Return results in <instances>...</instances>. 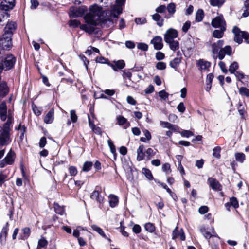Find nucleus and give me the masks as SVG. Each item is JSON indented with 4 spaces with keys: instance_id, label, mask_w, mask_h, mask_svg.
I'll return each mask as SVG.
<instances>
[{
    "instance_id": "1",
    "label": "nucleus",
    "mask_w": 249,
    "mask_h": 249,
    "mask_svg": "<svg viewBox=\"0 0 249 249\" xmlns=\"http://www.w3.org/2000/svg\"><path fill=\"white\" fill-rule=\"evenodd\" d=\"M86 24L80 26V29L91 34L94 31V26L110 21L107 12L103 10L101 7L97 4L91 5L89 7V13L84 16Z\"/></svg>"
},
{
    "instance_id": "2",
    "label": "nucleus",
    "mask_w": 249,
    "mask_h": 249,
    "mask_svg": "<svg viewBox=\"0 0 249 249\" xmlns=\"http://www.w3.org/2000/svg\"><path fill=\"white\" fill-rule=\"evenodd\" d=\"M13 123V117L9 111L8 119L3 126H0V146H6L11 142V131Z\"/></svg>"
},
{
    "instance_id": "3",
    "label": "nucleus",
    "mask_w": 249,
    "mask_h": 249,
    "mask_svg": "<svg viewBox=\"0 0 249 249\" xmlns=\"http://www.w3.org/2000/svg\"><path fill=\"white\" fill-rule=\"evenodd\" d=\"M16 61V58L12 54H8L6 55L0 63L4 70L9 71L14 67Z\"/></svg>"
},
{
    "instance_id": "4",
    "label": "nucleus",
    "mask_w": 249,
    "mask_h": 249,
    "mask_svg": "<svg viewBox=\"0 0 249 249\" xmlns=\"http://www.w3.org/2000/svg\"><path fill=\"white\" fill-rule=\"evenodd\" d=\"M212 25L214 28L226 27V22L222 15L215 17L212 21Z\"/></svg>"
},
{
    "instance_id": "5",
    "label": "nucleus",
    "mask_w": 249,
    "mask_h": 249,
    "mask_svg": "<svg viewBox=\"0 0 249 249\" xmlns=\"http://www.w3.org/2000/svg\"><path fill=\"white\" fill-rule=\"evenodd\" d=\"M178 33L176 30L170 28L168 29L164 34L165 42H170V41L174 40V38L178 37Z\"/></svg>"
},
{
    "instance_id": "6",
    "label": "nucleus",
    "mask_w": 249,
    "mask_h": 249,
    "mask_svg": "<svg viewBox=\"0 0 249 249\" xmlns=\"http://www.w3.org/2000/svg\"><path fill=\"white\" fill-rule=\"evenodd\" d=\"M12 36L3 35L0 40V44L4 49H9L12 46Z\"/></svg>"
},
{
    "instance_id": "7",
    "label": "nucleus",
    "mask_w": 249,
    "mask_h": 249,
    "mask_svg": "<svg viewBox=\"0 0 249 249\" xmlns=\"http://www.w3.org/2000/svg\"><path fill=\"white\" fill-rule=\"evenodd\" d=\"M14 6V0H2L0 5L1 10L5 12L13 9Z\"/></svg>"
},
{
    "instance_id": "8",
    "label": "nucleus",
    "mask_w": 249,
    "mask_h": 249,
    "mask_svg": "<svg viewBox=\"0 0 249 249\" xmlns=\"http://www.w3.org/2000/svg\"><path fill=\"white\" fill-rule=\"evenodd\" d=\"M232 32L234 34V41L239 44L241 43L244 38L245 32L240 31L236 26L233 27Z\"/></svg>"
},
{
    "instance_id": "9",
    "label": "nucleus",
    "mask_w": 249,
    "mask_h": 249,
    "mask_svg": "<svg viewBox=\"0 0 249 249\" xmlns=\"http://www.w3.org/2000/svg\"><path fill=\"white\" fill-rule=\"evenodd\" d=\"M124 0H116L117 5L114 6L110 13V17L117 18L122 12V8L120 5V3H123Z\"/></svg>"
},
{
    "instance_id": "10",
    "label": "nucleus",
    "mask_w": 249,
    "mask_h": 249,
    "mask_svg": "<svg viewBox=\"0 0 249 249\" xmlns=\"http://www.w3.org/2000/svg\"><path fill=\"white\" fill-rule=\"evenodd\" d=\"M17 24L13 21L8 22L5 28H4V34L5 36H12L13 32L16 30L17 28Z\"/></svg>"
},
{
    "instance_id": "11",
    "label": "nucleus",
    "mask_w": 249,
    "mask_h": 249,
    "mask_svg": "<svg viewBox=\"0 0 249 249\" xmlns=\"http://www.w3.org/2000/svg\"><path fill=\"white\" fill-rule=\"evenodd\" d=\"M86 10L87 7L85 6L80 7L76 9H71L70 16L71 17H81Z\"/></svg>"
},
{
    "instance_id": "12",
    "label": "nucleus",
    "mask_w": 249,
    "mask_h": 249,
    "mask_svg": "<svg viewBox=\"0 0 249 249\" xmlns=\"http://www.w3.org/2000/svg\"><path fill=\"white\" fill-rule=\"evenodd\" d=\"M181 53L179 51L177 53V57L170 61V66L173 69H177L180 64L182 60Z\"/></svg>"
},
{
    "instance_id": "13",
    "label": "nucleus",
    "mask_w": 249,
    "mask_h": 249,
    "mask_svg": "<svg viewBox=\"0 0 249 249\" xmlns=\"http://www.w3.org/2000/svg\"><path fill=\"white\" fill-rule=\"evenodd\" d=\"M151 43L154 46L156 50H161L163 47L162 38L160 36H155L151 40Z\"/></svg>"
},
{
    "instance_id": "14",
    "label": "nucleus",
    "mask_w": 249,
    "mask_h": 249,
    "mask_svg": "<svg viewBox=\"0 0 249 249\" xmlns=\"http://www.w3.org/2000/svg\"><path fill=\"white\" fill-rule=\"evenodd\" d=\"M196 65L199 70L204 71H207L211 66V63L203 59H200L197 61Z\"/></svg>"
},
{
    "instance_id": "15",
    "label": "nucleus",
    "mask_w": 249,
    "mask_h": 249,
    "mask_svg": "<svg viewBox=\"0 0 249 249\" xmlns=\"http://www.w3.org/2000/svg\"><path fill=\"white\" fill-rule=\"evenodd\" d=\"M15 158V153L12 150H10L6 156L2 160V163L4 164V167L6 165H11L13 164Z\"/></svg>"
},
{
    "instance_id": "16",
    "label": "nucleus",
    "mask_w": 249,
    "mask_h": 249,
    "mask_svg": "<svg viewBox=\"0 0 249 249\" xmlns=\"http://www.w3.org/2000/svg\"><path fill=\"white\" fill-rule=\"evenodd\" d=\"M116 120L117 124L120 126H123L124 129H127L130 126V124L127 119L122 115L117 116Z\"/></svg>"
},
{
    "instance_id": "17",
    "label": "nucleus",
    "mask_w": 249,
    "mask_h": 249,
    "mask_svg": "<svg viewBox=\"0 0 249 249\" xmlns=\"http://www.w3.org/2000/svg\"><path fill=\"white\" fill-rule=\"evenodd\" d=\"M7 108L6 104L3 102L0 104V117L2 121H5L7 118Z\"/></svg>"
},
{
    "instance_id": "18",
    "label": "nucleus",
    "mask_w": 249,
    "mask_h": 249,
    "mask_svg": "<svg viewBox=\"0 0 249 249\" xmlns=\"http://www.w3.org/2000/svg\"><path fill=\"white\" fill-rule=\"evenodd\" d=\"M114 64L107 63L114 71H117L118 69H122L125 67V63L124 60H120L114 62Z\"/></svg>"
},
{
    "instance_id": "19",
    "label": "nucleus",
    "mask_w": 249,
    "mask_h": 249,
    "mask_svg": "<svg viewBox=\"0 0 249 249\" xmlns=\"http://www.w3.org/2000/svg\"><path fill=\"white\" fill-rule=\"evenodd\" d=\"M54 119V110L52 108L45 116L44 122L46 124H51Z\"/></svg>"
},
{
    "instance_id": "20",
    "label": "nucleus",
    "mask_w": 249,
    "mask_h": 249,
    "mask_svg": "<svg viewBox=\"0 0 249 249\" xmlns=\"http://www.w3.org/2000/svg\"><path fill=\"white\" fill-rule=\"evenodd\" d=\"M224 41L222 40H218L216 43H213L212 44V51L214 54H217L218 52L223 45Z\"/></svg>"
},
{
    "instance_id": "21",
    "label": "nucleus",
    "mask_w": 249,
    "mask_h": 249,
    "mask_svg": "<svg viewBox=\"0 0 249 249\" xmlns=\"http://www.w3.org/2000/svg\"><path fill=\"white\" fill-rule=\"evenodd\" d=\"M90 198L93 200H96L99 203L103 202L104 198L102 197L98 190H95L90 196Z\"/></svg>"
},
{
    "instance_id": "22",
    "label": "nucleus",
    "mask_w": 249,
    "mask_h": 249,
    "mask_svg": "<svg viewBox=\"0 0 249 249\" xmlns=\"http://www.w3.org/2000/svg\"><path fill=\"white\" fill-rule=\"evenodd\" d=\"M137 160L138 161L142 160L145 156L144 148L143 145H140L137 149Z\"/></svg>"
},
{
    "instance_id": "23",
    "label": "nucleus",
    "mask_w": 249,
    "mask_h": 249,
    "mask_svg": "<svg viewBox=\"0 0 249 249\" xmlns=\"http://www.w3.org/2000/svg\"><path fill=\"white\" fill-rule=\"evenodd\" d=\"M208 182L213 189L220 190V185L215 179L210 178L208 179Z\"/></svg>"
},
{
    "instance_id": "24",
    "label": "nucleus",
    "mask_w": 249,
    "mask_h": 249,
    "mask_svg": "<svg viewBox=\"0 0 249 249\" xmlns=\"http://www.w3.org/2000/svg\"><path fill=\"white\" fill-rule=\"evenodd\" d=\"M9 91L8 88L5 82L0 84V96H5Z\"/></svg>"
},
{
    "instance_id": "25",
    "label": "nucleus",
    "mask_w": 249,
    "mask_h": 249,
    "mask_svg": "<svg viewBox=\"0 0 249 249\" xmlns=\"http://www.w3.org/2000/svg\"><path fill=\"white\" fill-rule=\"evenodd\" d=\"M152 19L157 22V24L159 27H161L163 24V19L161 17L158 13L152 15Z\"/></svg>"
},
{
    "instance_id": "26",
    "label": "nucleus",
    "mask_w": 249,
    "mask_h": 249,
    "mask_svg": "<svg viewBox=\"0 0 249 249\" xmlns=\"http://www.w3.org/2000/svg\"><path fill=\"white\" fill-rule=\"evenodd\" d=\"M9 17V15L7 12L0 10V25H3Z\"/></svg>"
},
{
    "instance_id": "27",
    "label": "nucleus",
    "mask_w": 249,
    "mask_h": 249,
    "mask_svg": "<svg viewBox=\"0 0 249 249\" xmlns=\"http://www.w3.org/2000/svg\"><path fill=\"white\" fill-rule=\"evenodd\" d=\"M160 125L161 127L164 128H167L172 130H176V126L174 124H171L167 122H164L160 121Z\"/></svg>"
},
{
    "instance_id": "28",
    "label": "nucleus",
    "mask_w": 249,
    "mask_h": 249,
    "mask_svg": "<svg viewBox=\"0 0 249 249\" xmlns=\"http://www.w3.org/2000/svg\"><path fill=\"white\" fill-rule=\"evenodd\" d=\"M109 199L110 206L111 207H115L118 202V197L114 195H110L109 196Z\"/></svg>"
},
{
    "instance_id": "29",
    "label": "nucleus",
    "mask_w": 249,
    "mask_h": 249,
    "mask_svg": "<svg viewBox=\"0 0 249 249\" xmlns=\"http://www.w3.org/2000/svg\"><path fill=\"white\" fill-rule=\"evenodd\" d=\"M226 30V27H223L220 28V30H215L213 32V36L217 38H221L224 35V32Z\"/></svg>"
},
{
    "instance_id": "30",
    "label": "nucleus",
    "mask_w": 249,
    "mask_h": 249,
    "mask_svg": "<svg viewBox=\"0 0 249 249\" xmlns=\"http://www.w3.org/2000/svg\"><path fill=\"white\" fill-rule=\"evenodd\" d=\"M165 42L169 45L170 48L174 51L178 50L179 48V44L178 41L173 40Z\"/></svg>"
},
{
    "instance_id": "31",
    "label": "nucleus",
    "mask_w": 249,
    "mask_h": 249,
    "mask_svg": "<svg viewBox=\"0 0 249 249\" xmlns=\"http://www.w3.org/2000/svg\"><path fill=\"white\" fill-rule=\"evenodd\" d=\"M92 229L97 232L99 235H100L103 238H105L106 239L107 238L106 234H105L104 231L103 230L100 228L99 227H98L96 225H92L91 226Z\"/></svg>"
},
{
    "instance_id": "32",
    "label": "nucleus",
    "mask_w": 249,
    "mask_h": 249,
    "mask_svg": "<svg viewBox=\"0 0 249 249\" xmlns=\"http://www.w3.org/2000/svg\"><path fill=\"white\" fill-rule=\"evenodd\" d=\"M89 122L90 127L92 129V131L97 134H101L102 133L101 129L99 127H96L95 125L91 122L89 117Z\"/></svg>"
},
{
    "instance_id": "33",
    "label": "nucleus",
    "mask_w": 249,
    "mask_h": 249,
    "mask_svg": "<svg viewBox=\"0 0 249 249\" xmlns=\"http://www.w3.org/2000/svg\"><path fill=\"white\" fill-rule=\"evenodd\" d=\"M239 93L242 96L249 98V89L246 87H241L239 89Z\"/></svg>"
},
{
    "instance_id": "34",
    "label": "nucleus",
    "mask_w": 249,
    "mask_h": 249,
    "mask_svg": "<svg viewBox=\"0 0 249 249\" xmlns=\"http://www.w3.org/2000/svg\"><path fill=\"white\" fill-rule=\"evenodd\" d=\"M145 137H141L140 141L143 142H146V141H150L151 139V133L148 130L143 131Z\"/></svg>"
},
{
    "instance_id": "35",
    "label": "nucleus",
    "mask_w": 249,
    "mask_h": 249,
    "mask_svg": "<svg viewBox=\"0 0 249 249\" xmlns=\"http://www.w3.org/2000/svg\"><path fill=\"white\" fill-rule=\"evenodd\" d=\"M48 241L44 238L42 237L38 241L37 247L39 248H44L47 247Z\"/></svg>"
},
{
    "instance_id": "36",
    "label": "nucleus",
    "mask_w": 249,
    "mask_h": 249,
    "mask_svg": "<svg viewBox=\"0 0 249 249\" xmlns=\"http://www.w3.org/2000/svg\"><path fill=\"white\" fill-rule=\"evenodd\" d=\"M204 18V12L202 9H199L197 10L196 14V20L197 22H200Z\"/></svg>"
},
{
    "instance_id": "37",
    "label": "nucleus",
    "mask_w": 249,
    "mask_h": 249,
    "mask_svg": "<svg viewBox=\"0 0 249 249\" xmlns=\"http://www.w3.org/2000/svg\"><path fill=\"white\" fill-rule=\"evenodd\" d=\"M225 2V0H210V4L213 6H221Z\"/></svg>"
},
{
    "instance_id": "38",
    "label": "nucleus",
    "mask_w": 249,
    "mask_h": 249,
    "mask_svg": "<svg viewBox=\"0 0 249 249\" xmlns=\"http://www.w3.org/2000/svg\"><path fill=\"white\" fill-rule=\"evenodd\" d=\"M238 68L239 65L238 63L236 62H233L230 66L229 71L231 73H234L238 69Z\"/></svg>"
},
{
    "instance_id": "39",
    "label": "nucleus",
    "mask_w": 249,
    "mask_h": 249,
    "mask_svg": "<svg viewBox=\"0 0 249 249\" xmlns=\"http://www.w3.org/2000/svg\"><path fill=\"white\" fill-rule=\"evenodd\" d=\"M142 173L145 175L148 179L152 180L153 178L151 172L148 169L145 168H142Z\"/></svg>"
},
{
    "instance_id": "40",
    "label": "nucleus",
    "mask_w": 249,
    "mask_h": 249,
    "mask_svg": "<svg viewBox=\"0 0 249 249\" xmlns=\"http://www.w3.org/2000/svg\"><path fill=\"white\" fill-rule=\"evenodd\" d=\"M107 143L110 148V151L113 154L114 158L115 159V157L116 156L115 146L110 139H108L107 140Z\"/></svg>"
},
{
    "instance_id": "41",
    "label": "nucleus",
    "mask_w": 249,
    "mask_h": 249,
    "mask_svg": "<svg viewBox=\"0 0 249 249\" xmlns=\"http://www.w3.org/2000/svg\"><path fill=\"white\" fill-rule=\"evenodd\" d=\"M54 209L55 212L60 215H63L64 213V208L58 205L57 203L54 204Z\"/></svg>"
},
{
    "instance_id": "42",
    "label": "nucleus",
    "mask_w": 249,
    "mask_h": 249,
    "mask_svg": "<svg viewBox=\"0 0 249 249\" xmlns=\"http://www.w3.org/2000/svg\"><path fill=\"white\" fill-rule=\"evenodd\" d=\"M235 157L236 160L240 162H243L245 160V155L243 153H235Z\"/></svg>"
},
{
    "instance_id": "43",
    "label": "nucleus",
    "mask_w": 249,
    "mask_h": 249,
    "mask_svg": "<svg viewBox=\"0 0 249 249\" xmlns=\"http://www.w3.org/2000/svg\"><path fill=\"white\" fill-rule=\"evenodd\" d=\"M145 229L149 232H153L155 230V227L154 225V224L151 223H146L144 225Z\"/></svg>"
},
{
    "instance_id": "44",
    "label": "nucleus",
    "mask_w": 249,
    "mask_h": 249,
    "mask_svg": "<svg viewBox=\"0 0 249 249\" xmlns=\"http://www.w3.org/2000/svg\"><path fill=\"white\" fill-rule=\"evenodd\" d=\"M169 14L173 15L176 12V5L174 3L169 4L166 8Z\"/></svg>"
},
{
    "instance_id": "45",
    "label": "nucleus",
    "mask_w": 249,
    "mask_h": 249,
    "mask_svg": "<svg viewBox=\"0 0 249 249\" xmlns=\"http://www.w3.org/2000/svg\"><path fill=\"white\" fill-rule=\"evenodd\" d=\"M92 166V163L90 161H86L84 163L83 167V171L84 172L89 171Z\"/></svg>"
},
{
    "instance_id": "46",
    "label": "nucleus",
    "mask_w": 249,
    "mask_h": 249,
    "mask_svg": "<svg viewBox=\"0 0 249 249\" xmlns=\"http://www.w3.org/2000/svg\"><path fill=\"white\" fill-rule=\"evenodd\" d=\"M8 231V223H6L5 226L3 227L0 236L1 238H5L7 235V232Z\"/></svg>"
},
{
    "instance_id": "47",
    "label": "nucleus",
    "mask_w": 249,
    "mask_h": 249,
    "mask_svg": "<svg viewBox=\"0 0 249 249\" xmlns=\"http://www.w3.org/2000/svg\"><path fill=\"white\" fill-rule=\"evenodd\" d=\"M145 153L147 155V158L148 160H150L152 157H153L156 153V152L154 151V150L151 148H148L146 150Z\"/></svg>"
},
{
    "instance_id": "48",
    "label": "nucleus",
    "mask_w": 249,
    "mask_h": 249,
    "mask_svg": "<svg viewBox=\"0 0 249 249\" xmlns=\"http://www.w3.org/2000/svg\"><path fill=\"white\" fill-rule=\"evenodd\" d=\"M8 177V175L4 171H2L0 173V186H1L2 184L6 180Z\"/></svg>"
},
{
    "instance_id": "49",
    "label": "nucleus",
    "mask_w": 249,
    "mask_h": 249,
    "mask_svg": "<svg viewBox=\"0 0 249 249\" xmlns=\"http://www.w3.org/2000/svg\"><path fill=\"white\" fill-rule=\"evenodd\" d=\"M221 148L220 147H216L213 149V157L219 158L220 157Z\"/></svg>"
},
{
    "instance_id": "50",
    "label": "nucleus",
    "mask_w": 249,
    "mask_h": 249,
    "mask_svg": "<svg viewBox=\"0 0 249 249\" xmlns=\"http://www.w3.org/2000/svg\"><path fill=\"white\" fill-rule=\"evenodd\" d=\"M70 117L72 123H76L77 121V116L74 110L70 111Z\"/></svg>"
},
{
    "instance_id": "51",
    "label": "nucleus",
    "mask_w": 249,
    "mask_h": 249,
    "mask_svg": "<svg viewBox=\"0 0 249 249\" xmlns=\"http://www.w3.org/2000/svg\"><path fill=\"white\" fill-rule=\"evenodd\" d=\"M69 24L70 26H72L73 27H77L79 25H80V26L81 25H80V21L77 19H72L70 20L69 22Z\"/></svg>"
},
{
    "instance_id": "52",
    "label": "nucleus",
    "mask_w": 249,
    "mask_h": 249,
    "mask_svg": "<svg viewBox=\"0 0 249 249\" xmlns=\"http://www.w3.org/2000/svg\"><path fill=\"white\" fill-rule=\"evenodd\" d=\"M69 173L71 176H75L77 174V170L75 166H71L69 168Z\"/></svg>"
},
{
    "instance_id": "53",
    "label": "nucleus",
    "mask_w": 249,
    "mask_h": 249,
    "mask_svg": "<svg viewBox=\"0 0 249 249\" xmlns=\"http://www.w3.org/2000/svg\"><path fill=\"white\" fill-rule=\"evenodd\" d=\"M200 231L206 239H210L213 236L210 232L206 231L204 228H201Z\"/></svg>"
},
{
    "instance_id": "54",
    "label": "nucleus",
    "mask_w": 249,
    "mask_h": 249,
    "mask_svg": "<svg viewBox=\"0 0 249 249\" xmlns=\"http://www.w3.org/2000/svg\"><path fill=\"white\" fill-rule=\"evenodd\" d=\"M16 129L18 130L20 132L21 134L20 137L24 136V134L26 130V128L24 125H22L21 124H20L18 127L16 128Z\"/></svg>"
},
{
    "instance_id": "55",
    "label": "nucleus",
    "mask_w": 249,
    "mask_h": 249,
    "mask_svg": "<svg viewBox=\"0 0 249 249\" xmlns=\"http://www.w3.org/2000/svg\"><path fill=\"white\" fill-rule=\"evenodd\" d=\"M230 203L235 208H237L239 206L238 201L234 197L231 198Z\"/></svg>"
},
{
    "instance_id": "56",
    "label": "nucleus",
    "mask_w": 249,
    "mask_h": 249,
    "mask_svg": "<svg viewBox=\"0 0 249 249\" xmlns=\"http://www.w3.org/2000/svg\"><path fill=\"white\" fill-rule=\"evenodd\" d=\"M238 110L239 113V114L243 117L246 113V111L244 109V107L242 106L241 103L239 104V106L238 107Z\"/></svg>"
},
{
    "instance_id": "57",
    "label": "nucleus",
    "mask_w": 249,
    "mask_h": 249,
    "mask_svg": "<svg viewBox=\"0 0 249 249\" xmlns=\"http://www.w3.org/2000/svg\"><path fill=\"white\" fill-rule=\"evenodd\" d=\"M156 67L157 69L160 70H163L165 69L166 65L165 63L163 62H159L156 64Z\"/></svg>"
},
{
    "instance_id": "58",
    "label": "nucleus",
    "mask_w": 249,
    "mask_h": 249,
    "mask_svg": "<svg viewBox=\"0 0 249 249\" xmlns=\"http://www.w3.org/2000/svg\"><path fill=\"white\" fill-rule=\"evenodd\" d=\"M191 26V22L189 21H187L183 25L182 28V30L183 32L186 33Z\"/></svg>"
},
{
    "instance_id": "59",
    "label": "nucleus",
    "mask_w": 249,
    "mask_h": 249,
    "mask_svg": "<svg viewBox=\"0 0 249 249\" xmlns=\"http://www.w3.org/2000/svg\"><path fill=\"white\" fill-rule=\"evenodd\" d=\"M162 170L165 172L166 174H168L170 173V165L169 163H166L164 164L162 166Z\"/></svg>"
},
{
    "instance_id": "60",
    "label": "nucleus",
    "mask_w": 249,
    "mask_h": 249,
    "mask_svg": "<svg viewBox=\"0 0 249 249\" xmlns=\"http://www.w3.org/2000/svg\"><path fill=\"white\" fill-rule=\"evenodd\" d=\"M137 47L138 49L142 51H147L148 50V45L144 43H140L138 44Z\"/></svg>"
},
{
    "instance_id": "61",
    "label": "nucleus",
    "mask_w": 249,
    "mask_h": 249,
    "mask_svg": "<svg viewBox=\"0 0 249 249\" xmlns=\"http://www.w3.org/2000/svg\"><path fill=\"white\" fill-rule=\"evenodd\" d=\"M159 95L161 99L165 100L168 98L169 94L165 90H163L159 92Z\"/></svg>"
},
{
    "instance_id": "62",
    "label": "nucleus",
    "mask_w": 249,
    "mask_h": 249,
    "mask_svg": "<svg viewBox=\"0 0 249 249\" xmlns=\"http://www.w3.org/2000/svg\"><path fill=\"white\" fill-rule=\"evenodd\" d=\"M181 135L185 137H189L190 136H193V133L189 130H183L181 132Z\"/></svg>"
},
{
    "instance_id": "63",
    "label": "nucleus",
    "mask_w": 249,
    "mask_h": 249,
    "mask_svg": "<svg viewBox=\"0 0 249 249\" xmlns=\"http://www.w3.org/2000/svg\"><path fill=\"white\" fill-rule=\"evenodd\" d=\"M155 57L157 60H161L164 58L165 55L163 53L161 52H158L156 53Z\"/></svg>"
},
{
    "instance_id": "64",
    "label": "nucleus",
    "mask_w": 249,
    "mask_h": 249,
    "mask_svg": "<svg viewBox=\"0 0 249 249\" xmlns=\"http://www.w3.org/2000/svg\"><path fill=\"white\" fill-rule=\"evenodd\" d=\"M166 9V7L165 5H161L156 8V11L157 13H163L165 12Z\"/></svg>"
}]
</instances>
